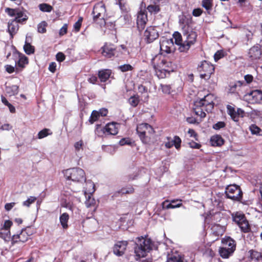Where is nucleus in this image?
Here are the masks:
<instances>
[{
  "label": "nucleus",
  "mask_w": 262,
  "mask_h": 262,
  "mask_svg": "<svg viewBox=\"0 0 262 262\" xmlns=\"http://www.w3.org/2000/svg\"><path fill=\"white\" fill-rule=\"evenodd\" d=\"M181 200H172L169 202L168 200H165L162 203L161 206L163 209H174L180 207L182 205Z\"/></svg>",
  "instance_id": "17"
},
{
  "label": "nucleus",
  "mask_w": 262,
  "mask_h": 262,
  "mask_svg": "<svg viewBox=\"0 0 262 262\" xmlns=\"http://www.w3.org/2000/svg\"><path fill=\"white\" fill-rule=\"evenodd\" d=\"M16 67L17 66H12L11 65L7 64L5 66L6 71L9 74L13 73L15 71H16Z\"/></svg>",
  "instance_id": "58"
},
{
  "label": "nucleus",
  "mask_w": 262,
  "mask_h": 262,
  "mask_svg": "<svg viewBox=\"0 0 262 262\" xmlns=\"http://www.w3.org/2000/svg\"><path fill=\"white\" fill-rule=\"evenodd\" d=\"M147 21V14L144 11H140L138 13L137 19V28L139 32L142 31Z\"/></svg>",
  "instance_id": "14"
},
{
  "label": "nucleus",
  "mask_w": 262,
  "mask_h": 262,
  "mask_svg": "<svg viewBox=\"0 0 262 262\" xmlns=\"http://www.w3.org/2000/svg\"><path fill=\"white\" fill-rule=\"evenodd\" d=\"M249 252L250 253V258L252 260L257 262L261 259L262 255L261 253L254 250H251Z\"/></svg>",
  "instance_id": "27"
},
{
  "label": "nucleus",
  "mask_w": 262,
  "mask_h": 262,
  "mask_svg": "<svg viewBox=\"0 0 262 262\" xmlns=\"http://www.w3.org/2000/svg\"><path fill=\"white\" fill-rule=\"evenodd\" d=\"M238 226L242 232L244 233H248L251 230L250 225L246 218V221H242Z\"/></svg>",
  "instance_id": "30"
},
{
  "label": "nucleus",
  "mask_w": 262,
  "mask_h": 262,
  "mask_svg": "<svg viewBox=\"0 0 262 262\" xmlns=\"http://www.w3.org/2000/svg\"><path fill=\"white\" fill-rule=\"evenodd\" d=\"M137 134L140 138L141 140L143 143H146L147 142V137L146 136L145 131H140L139 128H137L136 129Z\"/></svg>",
  "instance_id": "44"
},
{
  "label": "nucleus",
  "mask_w": 262,
  "mask_h": 262,
  "mask_svg": "<svg viewBox=\"0 0 262 262\" xmlns=\"http://www.w3.org/2000/svg\"><path fill=\"white\" fill-rule=\"evenodd\" d=\"M116 125V123L112 122L107 123L104 127L101 128V124H97L96 125L95 133L99 134L101 133L105 135H115L118 133Z\"/></svg>",
  "instance_id": "7"
},
{
  "label": "nucleus",
  "mask_w": 262,
  "mask_h": 262,
  "mask_svg": "<svg viewBox=\"0 0 262 262\" xmlns=\"http://www.w3.org/2000/svg\"><path fill=\"white\" fill-rule=\"evenodd\" d=\"M25 229H22L21 230L19 234H14L12 236H11V245H14L18 242L25 243L28 241V238L26 237L25 238H22V236L23 235V232Z\"/></svg>",
  "instance_id": "23"
},
{
  "label": "nucleus",
  "mask_w": 262,
  "mask_h": 262,
  "mask_svg": "<svg viewBox=\"0 0 262 262\" xmlns=\"http://www.w3.org/2000/svg\"><path fill=\"white\" fill-rule=\"evenodd\" d=\"M235 249L221 246L219 249L220 255L223 258H228L233 254Z\"/></svg>",
  "instance_id": "18"
},
{
  "label": "nucleus",
  "mask_w": 262,
  "mask_h": 262,
  "mask_svg": "<svg viewBox=\"0 0 262 262\" xmlns=\"http://www.w3.org/2000/svg\"><path fill=\"white\" fill-rule=\"evenodd\" d=\"M210 142L212 146H221L225 143V140L220 135H215L211 137Z\"/></svg>",
  "instance_id": "21"
},
{
  "label": "nucleus",
  "mask_w": 262,
  "mask_h": 262,
  "mask_svg": "<svg viewBox=\"0 0 262 262\" xmlns=\"http://www.w3.org/2000/svg\"><path fill=\"white\" fill-rule=\"evenodd\" d=\"M47 23L45 21H42L37 26V31L39 33H44L46 32V27Z\"/></svg>",
  "instance_id": "47"
},
{
  "label": "nucleus",
  "mask_w": 262,
  "mask_h": 262,
  "mask_svg": "<svg viewBox=\"0 0 262 262\" xmlns=\"http://www.w3.org/2000/svg\"><path fill=\"white\" fill-rule=\"evenodd\" d=\"M23 49L26 54L29 55L33 54L35 52V47L30 43H25Z\"/></svg>",
  "instance_id": "36"
},
{
  "label": "nucleus",
  "mask_w": 262,
  "mask_h": 262,
  "mask_svg": "<svg viewBox=\"0 0 262 262\" xmlns=\"http://www.w3.org/2000/svg\"><path fill=\"white\" fill-rule=\"evenodd\" d=\"M147 10L151 14L154 13L156 14L160 12V8L159 5H152V4H150L147 6Z\"/></svg>",
  "instance_id": "38"
},
{
  "label": "nucleus",
  "mask_w": 262,
  "mask_h": 262,
  "mask_svg": "<svg viewBox=\"0 0 262 262\" xmlns=\"http://www.w3.org/2000/svg\"><path fill=\"white\" fill-rule=\"evenodd\" d=\"M161 64L162 65V68L165 69H170L173 68L172 67V62L170 61H168L165 59L162 60L161 62Z\"/></svg>",
  "instance_id": "54"
},
{
  "label": "nucleus",
  "mask_w": 262,
  "mask_h": 262,
  "mask_svg": "<svg viewBox=\"0 0 262 262\" xmlns=\"http://www.w3.org/2000/svg\"><path fill=\"white\" fill-rule=\"evenodd\" d=\"M225 56V52L223 50L217 51L214 55V59L215 62Z\"/></svg>",
  "instance_id": "48"
},
{
  "label": "nucleus",
  "mask_w": 262,
  "mask_h": 262,
  "mask_svg": "<svg viewBox=\"0 0 262 262\" xmlns=\"http://www.w3.org/2000/svg\"><path fill=\"white\" fill-rule=\"evenodd\" d=\"M66 59V55L61 52H58L56 55V59L59 62L63 61Z\"/></svg>",
  "instance_id": "53"
},
{
  "label": "nucleus",
  "mask_w": 262,
  "mask_h": 262,
  "mask_svg": "<svg viewBox=\"0 0 262 262\" xmlns=\"http://www.w3.org/2000/svg\"><path fill=\"white\" fill-rule=\"evenodd\" d=\"M188 144L190 147L193 149H200L201 147V145L200 143H198L193 141L189 142Z\"/></svg>",
  "instance_id": "61"
},
{
  "label": "nucleus",
  "mask_w": 262,
  "mask_h": 262,
  "mask_svg": "<svg viewBox=\"0 0 262 262\" xmlns=\"http://www.w3.org/2000/svg\"><path fill=\"white\" fill-rule=\"evenodd\" d=\"M112 74V70L106 69L98 71V76L102 82H104L108 79Z\"/></svg>",
  "instance_id": "22"
},
{
  "label": "nucleus",
  "mask_w": 262,
  "mask_h": 262,
  "mask_svg": "<svg viewBox=\"0 0 262 262\" xmlns=\"http://www.w3.org/2000/svg\"><path fill=\"white\" fill-rule=\"evenodd\" d=\"M225 198L232 201H240L243 198V191L240 186L235 184L228 185L225 188Z\"/></svg>",
  "instance_id": "3"
},
{
  "label": "nucleus",
  "mask_w": 262,
  "mask_h": 262,
  "mask_svg": "<svg viewBox=\"0 0 262 262\" xmlns=\"http://www.w3.org/2000/svg\"><path fill=\"white\" fill-rule=\"evenodd\" d=\"M144 39L146 43H150L159 36L156 27H148L144 32Z\"/></svg>",
  "instance_id": "9"
},
{
  "label": "nucleus",
  "mask_w": 262,
  "mask_h": 262,
  "mask_svg": "<svg viewBox=\"0 0 262 262\" xmlns=\"http://www.w3.org/2000/svg\"><path fill=\"white\" fill-rule=\"evenodd\" d=\"M160 87L162 92L164 94L169 95L172 92L170 85L160 84Z\"/></svg>",
  "instance_id": "41"
},
{
  "label": "nucleus",
  "mask_w": 262,
  "mask_h": 262,
  "mask_svg": "<svg viewBox=\"0 0 262 262\" xmlns=\"http://www.w3.org/2000/svg\"><path fill=\"white\" fill-rule=\"evenodd\" d=\"M156 75L159 78H165L168 77L171 72H173V68L165 69L161 67L154 66Z\"/></svg>",
  "instance_id": "15"
},
{
  "label": "nucleus",
  "mask_w": 262,
  "mask_h": 262,
  "mask_svg": "<svg viewBox=\"0 0 262 262\" xmlns=\"http://www.w3.org/2000/svg\"><path fill=\"white\" fill-rule=\"evenodd\" d=\"M93 21L99 25L100 27L104 26L106 25V22L104 18V17H101V18H98L97 21Z\"/></svg>",
  "instance_id": "62"
},
{
  "label": "nucleus",
  "mask_w": 262,
  "mask_h": 262,
  "mask_svg": "<svg viewBox=\"0 0 262 262\" xmlns=\"http://www.w3.org/2000/svg\"><path fill=\"white\" fill-rule=\"evenodd\" d=\"M49 70L54 73L56 70V63L55 62H52L50 63L49 68Z\"/></svg>",
  "instance_id": "64"
},
{
  "label": "nucleus",
  "mask_w": 262,
  "mask_h": 262,
  "mask_svg": "<svg viewBox=\"0 0 262 262\" xmlns=\"http://www.w3.org/2000/svg\"><path fill=\"white\" fill-rule=\"evenodd\" d=\"M17 23H16L13 20L9 21L8 23L7 31L10 34V38H13L14 35L17 33L18 30V25Z\"/></svg>",
  "instance_id": "20"
},
{
  "label": "nucleus",
  "mask_w": 262,
  "mask_h": 262,
  "mask_svg": "<svg viewBox=\"0 0 262 262\" xmlns=\"http://www.w3.org/2000/svg\"><path fill=\"white\" fill-rule=\"evenodd\" d=\"M6 232L0 231V237L3 238L5 242L11 241V236L10 230H6Z\"/></svg>",
  "instance_id": "45"
},
{
  "label": "nucleus",
  "mask_w": 262,
  "mask_h": 262,
  "mask_svg": "<svg viewBox=\"0 0 262 262\" xmlns=\"http://www.w3.org/2000/svg\"><path fill=\"white\" fill-rule=\"evenodd\" d=\"M127 243L126 241H118L114 245L113 253L118 256L123 255L126 249Z\"/></svg>",
  "instance_id": "12"
},
{
  "label": "nucleus",
  "mask_w": 262,
  "mask_h": 262,
  "mask_svg": "<svg viewBox=\"0 0 262 262\" xmlns=\"http://www.w3.org/2000/svg\"><path fill=\"white\" fill-rule=\"evenodd\" d=\"M227 113L230 116L231 118L235 122L238 121V119L237 118V115L236 113V111L235 110V108L230 105H227Z\"/></svg>",
  "instance_id": "29"
},
{
  "label": "nucleus",
  "mask_w": 262,
  "mask_h": 262,
  "mask_svg": "<svg viewBox=\"0 0 262 262\" xmlns=\"http://www.w3.org/2000/svg\"><path fill=\"white\" fill-rule=\"evenodd\" d=\"M209 97V95H207L206 96H205L203 98H205V101L204 102H205V106H209L211 107V109H212L214 107V102L211 101H209L208 100V98Z\"/></svg>",
  "instance_id": "59"
},
{
  "label": "nucleus",
  "mask_w": 262,
  "mask_h": 262,
  "mask_svg": "<svg viewBox=\"0 0 262 262\" xmlns=\"http://www.w3.org/2000/svg\"><path fill=\"white\" fill-rule=\"evenodd\" d=\"M11 48L12 49L13 56L16 57L18 56V60L15 61V66H17L16 67V72L18 73L19 72V68L24 69L25 67V65L28 63V58L17 51L15 46L12 45Z\"/></svg>",
  "instance_id": "8"
},
{
  "label": "nucleus",
  "mask_w": 262,
  "mask_h": 262,
  "mask_svg": "<svg viewBox=\"0 0 262 262\" xmlns=\"http://www.w3.org/2000/svg\"><path fill=\"white\" fill-rule=\"evenodd\" d=\"M64 177L68 181L83 183L86 181L85 172L79 167L67 169L63 171Z\"/></svg>",
  "instance_id": "2"
},
{
  "label": "nucleus",
  "mask_w": 262,
  "mask_h": 262,
  "mask_svg": "<svg viewBox=\"0 0 262 262\" xmlns=\"http://www.w3.org/2000/svg\"><path fill=\"white\" fill-rule=\"evenodd\" d=\"M134 191V188L132 187H129L127 188H122L120 190L118 191L119 193L123 194H129L132 193Z\"/></svg>",
  "instance_id": "50"
},
{
  "label": "nucleus",
  "mask_w": 262,
  "mask_h": 262,
  "mask_svg": "<svg viewBox=\"0 0 262 262\" xmlns=\"http://www.w3.org/2000/svg\"><path fill=\"white\" fill-rule=\"evenodd\" d=\"M203 11L200 8L194 9L192 11V15L195 17H199L202 14Z\"/></svg>",
  "instance_id": "57"
},
{
  "label": "nucleus",
  "mask_w": 262,
  "mask_h": 262,
  "mask_svg": "<svg viewBox=\"0 0 262 262\" xmlns=\"http://www.w3.org/2000/svg\"><path fill=\"white\" fill-rule=\"evenodd\" d=\"M118 69L122 72H126L133 71L134 68L130 64H124L118 66Z\"/></svg>",
  "instance_id": "43"
},
{
  "label": "nucleus",
  "mask_w": 262,
  "mask_h": 262,
  "mask_svg": "<svg viewBox=\"0 0 262 262\" xmlns=\"http://www.w3.org/2000/svg\"><path fill=\"white\" fill-rule=\"evenodd\" d=\"M157 248L155 242L150 238H148L147 235L137 237L134 247L135 259L139 260L141 258L145 257L148 253Z\"/></svg>",
  "instance_id": "1"
},
{
  "label": "nucleus",
  "mask_w": 262,
  "mask_h": 262,
  "mask_svg": "<svg viewBox=\"0 0 262 262\" xmlns=\"http://www.w3.org/2000/svg\"><path fill=\"white\" fill-rule=\"evenodd\" d=\"M120 146L129 145L133 147L135 145V141L130 138H123L119 142Z\"/></svg>",
  "instance_id": "34"
},
{
  "label": "nucleus",
  "mask_w": 262,
  "mask_h": 262,
  "mask_svg": "<svg viewBox=\"0 0 262 262\" xmlns=\"http://www.w3.org/2000/svg\"><path fill=\"white\" fill-rule=\"evenodd\" d=\"M232 220L235 223L239 225L242 221H246L245 215L240 212H236L232 214Z\"/></svg>",
  "instance_id": "24"
},
{
  "label": "nucleus",
  "mask_w": 262,
  "mask_h": 262,
  "mask_svg": "<svg viewBox=\"0 0 262 262\" xmlns=\"http://www.w3.org/2000/svg\"><path fill=\"white\" fill-rule=\"evenodd\" d=\"M18 86L16 85L6 86V92L9 96H15L18 93Z\"/></svg>",
  "instance_id": "26"
},
{
  "label": "nucleus",
  "mask_w": 262,
  "mask_h": 262,
  "mask_svg": "<svg viewBox=\"0 0 262 262\" xmlns=\"http://www.w3.org/2000/svg\"><path fill=\"white\" fill-rule=\"evenodd\" d=\"M222 246L226 247L233 248V249H236V242L235 240L229 236H225L221 240Z\"/></svg>",
  "instance_id": "19"
},
{
  "label": "nucleus",
  "mask_w": 262,
  "mask_h": 262,
  "mask_svg": "<svg viewBox=\"0 0 262 262\" xmlns=\"http://www.w3.org/2000/svg\"><path fill=\"white\" fill-rule=\"evenodd\" d=\"M36 200V198L35 196H30L27 200L23 202V205L27 207H29L30 205L34 202Z\"/></svg>",
  "instance_id": "55"
},
{
  "label": "nucleus",
  "mask_w": 262,
  "mask_h": 262,
  "mask_svg": "<svg viewBox=\"0 0 262 262\" xmlns=\"http://www.w3.org/2000/svg\"><path fill=\"white\" fill-rule=\"evenodd\" d=\"M250 130L252 135H261V129L256 125L251 124L249 127Z\"/></svg>",
  "instance_id": "39"
},
{
  "label": "nucleus",
  "mask_w": 262,
  "mask_h": 262,
  "mask_svg": "<svg viewBox=\"0 0 262 262\" xmlns=\"http://www.w3.org/2000/svg\"><path fill=\"white\" fill-rule=\"evenodd\" d=\"M102 149L107 152V153H109L111 155H113L115 151H116V148H115V147L114 146H112V145H106V146H104V145H102Z\"/></svg>",
  "instance_id": "46"
},
{
  "label": "nucleus",
  "mask_w": 262,
  "mask_h": 262,
  "mask_svg": "<svg viewBox=\"0 0 262 262\" xmlns=\"http://www.w3.org/2000/svg\"><path fill=\"white\" fill-rule=\"evenodd\" d=\"M184 36H186V39L184 41V44L181 47H179V50L181 52H185L187 51L191 46L193 45L197 37V33L195 31L191 30L189 32L185 31L183 33Z\"/></svg>",
  "instance_id": "6"
},
{
  "label": "nucleus",
  "mask_w": 262,
  "mask_h": 262,
  "mask_svg": "<svg viewBox=\"0 0 262 262\" xmlns=\"http://www.w3.org/2000/svg\"><path fill=\"white\" fill-rule=\"evenodd\" d=\"M248 55L250 60L252 61L259 59L261 57V51L260 45L256 44L251 48L249 49Z\"/></svg>",
  "instance_id": "11"
},
{
  "label": "nucleus",
  "mask_w": 262,
  "mask_h": 262,
  "mask_svg": "<svg viewBox=\"0 0 262 262\" xmlns=\"http://www.w3.org/2000/svg\"><path fill=\"white\" fill-rule=\"evenodd\" d=\"M69 220V215L67 212L63 213L60 215L59 221L63 229H66L68 228V222Z\"/></svg>",
  "instance_id": "25"
},
{
  "label": "nucleus",
  "mask_w": 262,
  "mask_h": 262,
  "mask_svg": "<svg viewBox=\"0 0 262 262\" xmlns=\"http://www.w3.org/2000/svg\"><path fill=\"white\" fill-rule=\"evenodd\" d=\"M212 0H202V6L204 8L207 13L211 14V11L212 10Z\"/></svg>",
  "instance_id": "33"
},
{
  "label": "nucleus",
  "mask_w": 262,
  "mask_h": 262,
  "mask_svg": "<svg viewBox=\"0 0 262 262\" xmlns=\"http://www.w3.org/2000/svg\"><path fill=\"white\" fill-rule=\"evenodd\" d=\"M198 70L200 73V77L207 80L210 78L214 72V67L210 62L204 60L198 66Z\"/></svg>",
  "instance_id": "5"
},
{
  "label": "nucleus",
  "mask_w": 262,
  "mask_h": 262,
  "mask_svg": "<svg viewBox=\"0 0 262 262\" xmlns=\"http://www.w3.org/2000/svg\"><path fill=\"white\" fill-rule=\"evenodd\" d=\"M166 262H186V261L180 255H171L167 258Z\"/></svg>",
  "instance_id": "32"
},
{
  "label": "nucleus",
  "mask_w": 262,
  "mask_h": 262,
  "mask_svg": "<svg viewBox=\"0 0 262 262\" xmlns=\"http://www.w3.org/2000/svg\"><path fill=\"white\" fill-rule=\"evenodd\" d=\"M172 142L173 144V146H174L175 148L177 150H179L180 149L182 140L178 136L176 135L174 136L173 139L172 140Z\"/></svg>",
  "instance_id": "42"
},
{
  "label": "nucleus",
  "mask_w": 262,
  "mask_h": 262,
  "mask_svg": "<svg viewBox=\"0 0 262 262\" xmlns=\"http://www.w3.org/2000/svg\"><path fill=\"white\" fill-rule=\"evenodd\" d=\"M5 12L10 16L15 17L12 20L17 23L23 24L26 22L28 19V16L25 13L27 11L23 8H18L13 9L6 8L5 9Z\"/></svg>",
  "instance_id": "4"
},
{
  "label": "nucleus",
  "mask_w": 262,
  "mask_h": 262,
  "mask_svg": "<svg viewBox=\"0 0 262 262\" xmlns=\"http://www.w3.org/2000/svg\"><path fill=\"white\" fill-rule=\"evenodd\" d=\"M117 50L114 44L105 42L101 48V54L106 58H111L116 56Z\"/></svg>",
  "instance_id": "10"
},
{
  "label": "nucleus",
  "mask_w": 262,
  "mask_h": 262,
  "mask_svg": "<svg viewBox=\"0 0 262 262\" xmlns=\"http://www.w3.org/2000/svg\"><path fill=\"white\" fill-rule=\"evenodd\" d=\"M38 7L39 10L43 12L50 13L53 9V7L51 5L45 3L39 4Z\"/></svg>",
  "instance_id": "31"
},
{
  "label": "nucleus",
  "mask_w": 262,
  "mask_h": 262,
  "mask_svg": "<svg viewBox=\"0 0 262 262\" xmlns=\"http://www.w3.org/2000/svg\"><path fill=\"white\" fill-rule=\"evenodd\" d=\"M12 224V222L9 220L5 221L4 225L1 228V230H10V228H11Z\"/></svg>",
  "instance_id": "52"
},
{
  "label": "nucleus",
  "mask_w": 262,
  "mask_h": 262,
  "mask_svg": "<svg viewBox=\"0 0 262 262\" xmlns=\"http://www.w3.org/2000/svg\"><path fill=\"white\" fill-rule=\"evenodd\" d=\"M186 120L189 124H199L200 123L199 122H198L196 119L193 117H187L186 118Z\"/></svg>",
  "instance_id": "63"
},
{
  "label": "nucleus",
  "mask_w": 262,
  "mask_h": 262,
  "mask_svg": "<svg viewBox=\"0 0 262 262\" xmlns=\"http://www.w3.org/2000/svg\"><path fill=\"white\" fill-rule=\"evenodd\" d=\"M128 102L132 106H137L139 103V97L135 95L132 96L128 99Z\"/></svg>",
  "instance_id": "40"
},
{
  "label": "nucleus",
  "mask_w": 262,
  "mask_h": 262,
  "mask_svg": "<svg viewBox=\"0 0 262 262\" xmlns=\"http://www.w3.org/2000/svg\"><path fill=\"white\" fill-rule=\"evenodd\" d=\"M205 98H202L200 100H198L194 102V105L195 106V108L196 109H199V107H203L205 105V102H204L205 100Z\"/></svg>",
  "instance_id": "51"
},
{
  "label": "nucleus",
  "mask_w": 262,
  "mask_h": 262,
  "mask_svg": "<svg viewBox=\"0 0 262 262\" xmlns=\"http://www.w3.org/2000/svg\"><path fill=\"white\" fill-rule=\"evenodd\" d=\"M68 32V25L67 24H64V25L60 28L59 32V34L60 36L64 35Z\"/></svg>",
  "instance_id": "60"
},
{
  "label": "nucleus",
  "mask_w": 262,
  "mask_h": 262,
  "mask_svg": "<svg viewBox=\"0 0 262 262\" xmlns=\"http://www.w3.org/2000/svg\"><path fill=\"white\" fill-rule=\"evenodd\" d=\"M193 111L196 115L200 116L202 118H205L206 116V113L201 108L200 110L197 111L196 108H193Z\"/></svg>",
  "instance_id": "56"
},
{
  "label": "nucleus",
  "mask_w": 262,
  "mask_h": 262,
  "mask_svg": "<svg viewBox=\"0 0 262 262\" xmlns=\"http://www.w3.org/2000/svg\"><path fill=\"white\" fill-rule=\"evenodd\" d=\"M104 5H98L94 7L93 10L92 12L93 15V21H97L98 18L103 17L102 12L105 11Z\"/></svg>",
  "instance_id": "16"
},
{
  "label": "nucleus",
  "mask_w": 262,
  "mask_h": 262,
  "mask_svg": "<svg viewBox=\"0 0 262 262\" xmlns=\"http://www.w3.org/2000/svg\"><path fill=\"white\" fill-rule=\"evenodd\" d=\"M173 38L174 39V43L179 46V47H181L182 46H183L184 44V41H182V37L181 33L178 31H175L173 35Z\"/></svg>",
  "instance_id": "28"
},
{
  "label": "nucleus",
  "mask_w": 262,
  "mask_h": 262,
  "mask_svg": "<svg viewBox=\"0 0 262 262\" xmlns=\"http://www.w3.org/2000/svg\"><path fill=\"white\" fill-rule=\"evenodd\" d=\"M160 51H163L167 54L170 53L174 50L173 39L163 40L162 42H160Z\"/></svg>",
  "instance_id": "13"
},
{
  "label": "nucleus",
  "mask_w": 262,
  "mask_h": 262,
  "mask_svg": "<svg viewBox=\"0 0 262 262\" xmlns=\"http://www.w3.org/2000/svg\"><path fill=\"white\" fill-rule=\"evenodd\" d=\"M100 117V115L98 111L94 110L92 111L91 115L89 118V121L91 124L94 123L95 121L98 120Z\"/></svg>",
  "instance_id": "37"
},
{
  "label": "nucleus",
  "mask_w": 262,
  "mask_h": 262,
  "mask_svg": "<svg viewBox=\"0 0 262 262\" xmlns=\"http://www.w3.org/2000/svg\"><path fill=\"white\" fill-rule=\"evenodd\" d=\"M52 134V132L49 128H45L38 132L37 138L39 139H41L49 135H51Z\"/></svg>",
  "instance_id": "35"
},
{
  "label": "nucleus",
  "mask_w": 262,
  "mask_h": 262,
  "mask_svg": "<svg viewBox=\"0 0 262 262\" xmlns=\"http://www.w3.org/2000/svg\"><path fill=\"white\" fill-rule=\"evenodd\" d=\"M226 125V123L224 121H218L213 125L212 128L216 130H220L221 128H224Z\"/></svg>",
  "instance_id": "49"
}]
</instances>
